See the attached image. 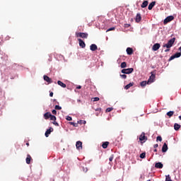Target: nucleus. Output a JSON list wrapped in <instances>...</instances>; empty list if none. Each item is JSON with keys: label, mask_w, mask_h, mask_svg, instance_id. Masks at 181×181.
<instances>
[{"label": "nucleus", "mask_w": 181, "mask_h": 181, "mask_svg": "<svg viewBox=\"0 0 181 181\" xmlns=\"http://www.w3.org/2000/svg\"><path fill=\"white\" fill-rule=\"evenodd\" d=\"M95 115H97V117H98V112H96V113H95Z\"/></svg>", "instance_id": "nucleus-51"}, {"label": "nucleus", "mask_w": 181, "mask_h": 181, "mask_svg": "<svg viewBox=\"0 0 181 181\" xmlns=\"http://www.w3.org/2000/svg\"><path fill=\"white\" fill-rule=\"evenodd\" d=\"M25 160H26L27 165H30V160H32V156H30L29 154H28Z\"/></svg>", "instance_id": "nucleus-17"}, {"label": "nucleus", "mask_w": 181, "mask_h": 181, "mask_svg": "<svg viewBox=\"0 0 181 181\" xmlns=\"http://www.w3.org/2000/svg\"><path fill=\"white\" fill-rule=\"evenodd\" d=\"M158 144H154L153 148H158Z\"/></svg>", "instance_id": "nucleus-49"}, {"label": "nucleus", "mask_w": 181, "mask_h": 181, "mask_svg": "<svg viewBox=\"0 0 181 181\" xmlns=\"http://www.w3.org/2000/svg\"><path fill=\"white\" fill-rule=\"evenodd\" d=\"M134 71V68L123 69L122 73L123 74H131Z\"/></svg>", "instance_id": "nucleus-4"}, {"label": "nucleus", "mask_w": 181, "mask_h": 181, "mask_svg": "<svg viewBox=\"0 0 181 181\" xmlns=\"http://www.w3.org/2000/svg\"><path fill=\"white\" fill-rule=\"evenodd\" d=\"M120 67H121V69H125V67H127V62H122L120 64Z\"/></svg>", "instance_id": "nucleus-28"}, {"label": "nucleus", "mask_w": 181, "mask_h": 181, "mask_svg": "<svg viewBox=\"0 0 181 181\" xmlns=\"http://www.w3.org/2000/svg\"><path fill=\"white\" fill-rule=\"evenodd\" d=\"M175 40H176L175 37H173L170 39L167 44H165L163 45V47H167V49H170L172 46H173V44L175 43Z\"/></svg>", "instance_id": "nucleus-2"}, {"label": "nucleus", "mask_w": 181, "mask_h": 181, "mask_svg": "<svg viewBox=\"0 0 181 181\" xmlns=\"http://www.w3.org/2000/svg\"><path fill=\"white\" fill-rule=\"evenodd\" d=\"M155 78H156V71H151V76L147 81V84H151L155 81Z\"/></svg>", "instance_id": "nucleus-1"}, {"label": "nucleus", "mask_w": 181, "mask_h": 181, "mask_svg": "<svg viewBox=\"0 0 181 181\" xmlns=\"http://www.w3.org/2000/svg\"><path fill=\"white\" fill-rule=\"evenodd\" d=\"M76 146V149H78V151H80V149H83V142L80 141H77Z\"/></svg>", "instance_id": "nucleus-10"}, {"label": "nucleus", "mask_w": 181, "mask_h": 181, "mask_svg": "<svg viewBox=\"0 0 181 181\" xmlns=\"http://www.w3.org/2000/svg\"><path fill=\"white\" fill-rule=\"evenodd\" d=\"M175 19V17L173 16H169L164 20V25H166L167 23H169V22H172Z\"/></svg>", "instance_id": "nucleus-5"}, {"label": "nucleus", "mask_w": 181, "mask_h": 181, "mask_svg": "<svg viewBox=\"0 0 181 181\" xmlns=\"http://www.w3.org/2000/svg\"><path fill=\"white\" fill-rule=\"evenodd\" d=\"M43 77H44L45 81H47V83H48V84H52V83H53V81H52V78H50L47 75H45Z\"/></svg>", "instance_id": "nucleus-9"}, {"label": "nucleus", "mask_w": 181, "mask_h": 181, "mask_svg": "<svg viewBox=\"0 0 181 181\" xmlns=\"http://www.w3.org/2000/svg\"><path fill=\"white\" fill-rule=\"evenodd\" d=\"M110 145V142L108 141H105L102 144V148H103V149H107V148H108V146Z\"/></svg>", "instance_id": "nucleus-19"}, {"label": "nucleus", "mask_w": 181, "mask_h": 181, "mask_svg": "<svg viewBox=\"0 0 181 181\" xmlns=\"http://www.w3.org/2000/svg\"><path fill=\"white\" fill-rule=\"evenodd\" d=\"M49 97H53V92L49 93Z\"/></svg>", "instance_id": "nucleus-47"}, {"label": "nucleus", "mask_w": 181, "mask_h": 181, "mask_svg": "<svg viewBox=\"0 0 181 181\" xmlns=\"http://www.w3.org/2000/svg\"><path fill=\"white\" fill-rule=\"evenodd\" d=\"M78 41L79 42V46L80 47H82V49H84V47H86V42H84V41H83V40L78 38Z\"/></svg>", "instance_id": "nucleus-11"}, {"label": "nucleus", "mask_w": 181, "mask_h": 181, "mask_svg": "<svg viewBox=\"0 0 181 181\" xmlns=\"http://www.w3.org/2000/svg\"><path fill=\"white\" fill-rule=\"evenodd\" d=\"M141 21H142V17L141 16V14L137 13L136 16V22L137 23H139V22H141Z\"/></svg>", "instance_id": "nucleus-15"}, {"label": "nucleus", "mask_w": 181, "mask_h": 181, "mask_svg": "<svg viewBox=\"0 0 181 181\" xmlns=\"http://www.w3.org/2000/svg\"><path fill=\"white\" fill-rule=\"evenodd\" d=\"M54 101H56V99H54Z\"/></svg>", "instance_id": "nucleus-54"}, {"label": "nucleus", "mask_w": 181, "mask_h": 181, "mask_svg": "<svg viewBox=\"0 0 181 181\" xmlns=\"http://www.w3.org/2000/svg\"><path fill=\"white\" fill-rule=\"evenodd\" d=\"M178 118H179V119H180V121H181V116H179V117H178Z\"/></svg>", "instance_id": "nucleus-52"}, {"label": "nucleus", "mask_w": 181, "mask_h": 181, "mask_svg": "<svg viewBox=\"0 0 181 181\" xmlns=\"http://www.w3.org/2000/svg\"><path fill=\"white\" fill-rule=\"evenodd\" d=\"M156 4V1H152V2L148 5V9L149 11H152V9H153V6H155Z\"/></svg>", "instance_id": "nucleus-16"}, {"label": "nucleus", "mask_w": 181, "mask_h": 181, "mask_svg": "<svg viewBox=\"0 0 181 181\" xmlns=\"http://www.w3.org/2000/svg\"><path fill=\"white\" fill-rule=\"evenodd\" d=\"M146 84H148V82H146V81H143L142 82H141L140 86L141 87H145V86H146Z\"/></svg>", "instance_id": "nucleus-27"}, {"label": "nucleus", "mask_w": 181, "mask_h": 181, "mask_svg": "<svg viewBox=\"0 0 181 181\" xmlns=\"http://www.w3.org/2000/svg\"><path fill=\"white\" fill-rule=\"evenodd\" d=\"M98 49V47H97V45L95 44H92L90 46V49L92 51V52H95V50H97Z\"/></svg>", "instance_id": "nucleus-13"}, {"label": "nucleus", "mask_w": 181, "mask_h": 181, "mask_svg": "<svg viewBox=\"0 0 181 181\" xmlns=\"http://www.w3.org/2000/svg\"><path fill=\"white\" fill-rule=\"evenodd\" d=\"M27 146H29V143H26Z\"/></svg>", "instance_id": "nucleus-53"}, {"label": "nucleus", "mask_w": 181, "mask_h": 181, "mask_svg": "<svg viewBox=\"0 0 181 181\" xmlns=\"http://www.w3.org/2000/svg\"><path fill=\"white\" fill-rule=\"evenodd\" d=\"M69 124H70L71 125H73L74 127H77V123L71 122H69Z\"/></svg>", "instance_id": "nucleus-38"}, {"label": "nucleus", "mask_w": 181, "mask_h": 181, "mask_svg": "<svg viewBox=\"0 0 181 181\" xmlns=\"http://www.w3.org/2000/svg\"><path fill=\"white\" fill-rule=\"evenodd\" d=\"M156 141H159L160 142H162V136H157Z\"/></svg>", "instance_id": "nucleus-35"}, {"label": "nucleus", "mask_w": 181, "mask_h": 181, "mask_svg": "<svg viewBox=\"0 0 181 181\" xmlns=\"http://www.w3.org/2000/svg\"><path fill=\"white\" fill-rule=\"evenodd\" d=\"M55 110H62V107L57 105H55Z\"/></svg>", "instance_id": "nucleus-39"}, {"label": "nucleus", "mask_w": 181, "mask_h": 181, "mask_svg": "<svg viewBox=\"0 0 181 181\" xmlns=\"http://www.w3.org/2000/svg\"><path fill=\"white\" fill-rule=\"evenodd\" d=\"M50 117H52V113L50 112H46L45 115H44V118L45 119H49V118H50Z\"/></svg>", "instance_id": "nucleus-21"}, {"label": "nucleus", "mask_w": 181, "mask_h": 181, "mask_svg": "<svg viewBox=\"0 0 181 181\" xmlns=\"http://www.w3.org/2000/svg\"><path fill=\"white\" fill-rule=\"evenodd\" d=\"M160 48V44L156 43L153 45L152 50H153V52H156L157 50H159Z\"/></svg>", "instance_id": "nucleus-8"}, {"label": "nucleus", "mask_w": 181, "mask_h": 181, "mask_svg": "<svg viewBox=\"0 0 181 181\" xmlns=\"http://www.w3.org/2000/svg\"><path fill=\"white\" fill-rule=\"evenodd\" d=\"M168 52H170V48H168L167 49L165 50V53H168Z\"/></svg>", "instance_id": "nucleus-44"}, {"label": "nucleus", "mask_w": 181, "mask_h": 181, "mask_svg": "<svg viewBox=\"0 0 181 181\" xmlns=\"http://www.w3.org/2000/svg\"><path fill=\"white\" fill-rule=\"evenodd\" d=\"M57 84L58 86H60L61 87H62V88H66V83L62 82L61 81H58Z\"/></svg>", "instance_id": "nucleus-20"}, {"label": "nucleus", "mask_w": 181, "mask_h": 181, "mask_svg": "<svg viewBox=\"0 0 181 181\" xmlns=\"http://www.w3.org/2000/svg\"><path fill=\"white\" fill-rule=\"evenodd\" d=\"M129 26H131V25H129V24H125V28H129Z\"/></svg>", "instance_id": "nucleus-45"}, {"label": "nucleus", "mask_w": 181, "mask_h": 181, "mask_svg": "<svg viewBox=\"0 0 181 181\" xmlns=\"http://www.w3.org/2000/svg\"><path fill=\"white\" fill-rule=\"evenodd\" d=\"M132 86H134V82L129 83V84H127L124 86V90H128V89L131 88V87H132Z\"/></svg>", "instance_id": "nucleus-22"}, {"label": "nucleus", "mask_w": 181, "mask_h": 181, "mask_svg": "<svg viewBox=\"0 0 181 181\" xmlns=\"http://www.w3.org/2000/svg\"><path fill=\"white\" fill-rule=\"evenodd\" d=\"M83 172H85V173L87 172V168H83Z\"/></svg>", "instance_id": "nucleus-46"}, {"label": "nucleus", "mask_w": 181, "mask_h": 181, "mask_svg": "<svg viewBox=\"0 0 181 181\" xmlns=\"http://www.w3.org/2000/svg\"><path fill=\"white\" fill-rule=\"evenodd\" d=\"M52 132H53V128L52 127H49V129H48L45 132V136H46V138H47L49 136V135H50V134H52Z\"/></svg>", "instance_id": "nucleus-12"}, {"label": "nucleus", "mask_w": 181, "mask_h": 181, "mask_svg": "<svg viewBox=\"0 0 181 181\" xmlns=\"http://www.w3.org/2000/svg\"><path fill=\"white\" fill-rule=\"evenodd\" d=\"M111 30H115V27H112V28L107 29L106 30V32H111Z\"/></svg>", "instance_id": "nucleus-34"}, {"label": "nucleus", "mask_w": 181, "mask_h": 181, "mask_svg": "<svg viewBox=\"0 0 181 181\" xmlns=\"http://www.w3.org/2000/svg\"><path fill=\"white\" fill-rule=\"evenodd\" d=\"M147 140H148V138L145 136V132H142L139 136V141H141V142L144 141L145 142V141H147Z\"/></svg>", "instance_id": "nucleus-7"}, {"label": "nucleus", "mask_w": 181, "mask_h": 181, "mask_svg": "<svg viewBox=\"0 0 181 181\" xmlns=\"http://www.w3.org/2000/svg\"><path fill=\"white\" fill-rule=\"evenodd\" d=\"M165 181H172V179L170 178V175H168L165 176Z\"/></svg>", "instance_id": "nucleus-30"}, {"label": "nucleus", "mask_w": 181, "mask_h": 181, "mask_svg": "<svg viewBox=\"0 0 181 181\" xmlns=\"http://www.w3.org/2000/svg\"><path fill=\"white\" fill-rule=\"evenodd\" d=\"M146 156V153H142L141 154H140L141 159H145Z\"/></svg>", "instance_id": "nucleus-29"}, {"label": "nucleus", "mask_w": 181, "mask_h": 181, "mask_svg": "<svg viewBox=\"0 0 181 181\" xmlns=\"http://www.w3.org/2000/svg\"><path fill=\"white\" fill-rule=\"evenodd\" d=\"M76 37H81L82 39H87L88 37V33H76Z\"/></svg>", "instance_id": "nucleus-3"}, {"label": "nucleus", "mask_w": 181, "mask_h": 181, "mask_svg": "<svg viewBox=\"0 0 181 181\" xmlns=\"http://www.w3.org/2000/svg\"><path fill=\"white\" fill-rule=\"evenodd\" d=\"M73 119L71 118V117H70V116H68L67 117H66V120L67 121H71Z\"/></svg>", "instance_id": "nucleus-42"}, {"label": "nucleus", "mask_w": 181, "mask_h": 181, "mask_svg": "<svg viewBox=\"0 0 181 181\" xmlns=\"http://www.w3.org/2000/svg\"><path fill=\"white\" fill-rule=\"evenodd\" d=\"M52 113L54 115H56L57 114V111L56 110V109H55V110H53L52 111Z\"/></svg>", "instance_id": "nucleus-40"}, {"label": "nucleus", "mask_w": 181, "mask_h": 181, "mask_svg": "<svg viewBox=\"0 0 181 181\" xmlns=\"http://www.w3.org/2000/svg\"><path fill=\"white\" fill-rule=\"evenodd\" d=\"M76 88H77L78 90H80V88H81V86H77Z\"/></svg>", "instance_id": "nucleus-48"}, {"label": "nucleus", "mask_w": 181, "mask_h": 181, "mask_svg": "<svg viewBox=\"0 0 181 181\" xmlns=\"http://www.w3.org/2000/svg\"><path fill=\"white\" fill-rule=\"evenodd\" d=\"M95 111H97L98 112H101V108H98L95 110Z\"/></svg>", "instance_id": "nucleus-43"}, {"label": "nucleus", "mask_w": 181, "mask_h": 181, "mask_svg": "<svg viewBox=\"0 0 181 181\" xmlns=\"http://www.w3.org/2000/svg\"><path fill=\"white\" fill-rule=\"evenodd\" d=\"M181 127V125L177 124V123H175L174 124V129L175 131H179V129Z\"/></svg>", "instance_id": "nucleus-23"}, {"label": "nucleus", "mask_w": 181, "mask_h": 181, "mask_svg": "<svg viewBox=\"0 0 181 181\" xmlns=\"http://www.w3.org/2000/svg\"><path fill=\"white\" fill-rule=\"evenodd\" d=\"M148 1H144L141 4V8H146L148 6Z\"/></svg>", "instance_id": "nucleus-25"}, {"label": "nucleus", "mask_w": 181, "mask_h": 181, "mask_svg": "<svg viewBox=\"0 0 181 181\" xmlns=\"http://www.w3.org/2000/svg\"><path fill=\"white\" fill-rule=\"evenodd\" d=\"M52 124H53L54 125H55V127H59V123H57V122H56V120H54V121L52 122Z\"/></svg>", "instance_id": "nucleus-37"}, {"label": "nucleus", "mask_w": 181, "mask_h": 181, "mask_svg": "<svg viewBox=\"0 0 181 181\" xmlns=\"http://www.w3.org/2000/svg\"><path fill=\"white\" fill-rule=\"evenodd\" d=\"M51 121H56V116L51 115L50 116Z\"/></svg>", "instance_id": "nucleus-31"}, {"label": "nucleus", "mask_w": 181, "mask_h": 181, "mask_svg": "<svg viewBox=\"0 0 181 181\" xmlns=\"http://www.w3.org/2000/svg\"><path fill=\"white\" fill-rule=\"evenodd\" d=\"M113 160H114V154H112L109 158V160L110 162H112Z\"/></svg>", "instance_id": "nucleus-33"}, {"label": "nucleus", "mask_w": 181, "mask_h": 181, "mask_svg": "<svg viewBox=\"0 0 181 181\" xmlns=\"http://www.w3.org/2000/svg\"><path fill=\"white\" fill-rule=\"evenodd\" d=\"M167 151H168V144H166V143H164L162 147V152H166Z\"/></svg>", "instance_id": "nucleus-24"}, {"label": "nucleus", "mask_w": 181, "mask_h": 181, "mask_svg": "<svg viewBox=\"0 0 181 181\" xmlns=\"http://www.w3.org/2000/svg\"><path fill=\"white\" fill-rule=\"evenodd\" d=\"M112 107H108L106 109V112H111V111H112Z\"/></svg>", "instance_id": "nucleus-36"}, {"label": "nucleus", "mask_w": 181, "mask_h": 181, "mask_svg": "<svg viewBox=\"0 0 181 181\" xmlns=\"http://www.w3.org/2000/svg\"><path fill=\"white\" fill-rule=\"evenodd\" d=\"M155 168L156 169H162L163 168V164L160 162L156 163L155 164Z\"/></svg>", "instance_id": "nucleus-14"}, {"label": "nucleus", "mask_w": 181, "mask_h": 181, "mask_svg": "<svg viewBox=\"0 0 181 181\" xmlns=\"http://www.w3.org/2000/svg\"><path fill=\"white\" fill-rule=\"evenodd\" d=\"M126 52H127V54L131 55V54H132V53H134V49L131 47H127L126 49Z\"/></svg>", "instance_id": "nucleus-18"}, {"label": "nucleus", "mask_w": 181, "mask_h": 181, "mask_svg": "<svg viewBox=\"0 0 181 181\" xmlns=\"http://www.w3.org/2000/svg\"><path fill=\"white\" fill-rule=\"evenodd\" d=\"M173 114H175V112H173V111H170V112H167V115L170 118V117H173Z\"/></svg>", "instance_id": "nucleus-26"}, {"label": "nucleus", "mask_w": 181, "mask_h": 181, "mask_svg": "<svg viewBox=\"0 0 181 181\" xmlns=\"http://www.w3.org/2000/svg\"><path fill=\"white\" fill-rule=\"evenodd\" d=\"M154 152H158V150L156 148L154 149Z\"/></svg>", "instance_id": "nucleus-50"}, {"label": "nucleus", "mask_w": 181, "mask_h": 181, "mask_svg": "<svg viewBox=\"0 0 181 181\" xmlns=\"http://www.w3.org/2000/svg\"><path fill=\"white\" fill-rule=\"evenodd\" d=\"M120 77H122V78L125 79V78H127V75H125V74H120Z\"/></svg>", "instance_id": "nucleus-41"}, {"label": "nucleus", "mask_w": 181, "mask_h": 181, "mask_svg": "<svg viewBox=\"0 0 181 181\" xmlns=\"http://www.w3.org/2000/svg\"><path fill=\"white\" fill-rule=\"evenodd\" d=\"M180 56H181V53L177 52L174 55H173L170 57L169 61L170 62V61L173 60L174 59H177V57H180Z\"/></svg>", "instance_id": "nucleus-6"}, {"label": "nucleus", "mask_w": 181, "mask_h": 181, "mask_svg": "<svg viewBox=\"0 0 181 181\" xmlns=\"http://www.w3.org/2000/svg\"><path fill=\"white\" fill-rule=\"evenodd\" d=\"M92 101H93V102L100 101V98H98V97L93 98Z\"/></svg>", "instance_id": "nucleus-32"}]
</instances>
